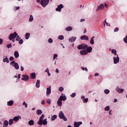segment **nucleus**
Segmentation results:
<instances>
[{"label":"nucleus","instance_id":"obj_30","mask_svg":"<svg viewBox=\"0 0 127 127\" xmlns=\"http://www.w3.org/2000/svg\"><path fill=\"white\" fill-rule=\"evenodd\" d=\"M73 29V28L71 26H68L65 28L66 31H71Z\"/></svg>","mask_w":127,"mask_h":127},{"label":"nucleus","instance_id":"obj_26","mask_svg":"<svg viewBox=\"0 0 127 127\" xmlns=\"http://www.w3.org/2000/svg\"><path fill=\"white\" fill-rule=\"evenodd\" d=\"M57 105L59 106V107H62V100L59 99L57 102Z\"/></svg>","mask_w":127,"mask_h":127},{"label":"nucleus","instance_id":"obj_62","mask_svg":"<svg viewBox=\"0 0 127 127\" xmlns=\"http://www.w3.org/2000/svg\"><path fill=\"white\" fill-rule=\"evenodd\" d=\"M81 99H82V100H84V99H85V96H83V95H82V96H81Z\"/></svg>","mask_w":127,"mask_h":127},{"label":"nucleus","instance_id":"obj_63","mask_svg":"<svg viewBox=\"0 0 127 127\" xmlns=\"http://www.w3.org/2000/svg\"><path fill=\"white\" fill-rule=\"evenodd\" d=\"M56 73H59V70H58V68H56Z\"/></svg>","mask_w":127,"mask_h":127},{"label":"nucleus","instance_id":"obj_43","mask_svg":"<svg viewBox=\"0 0 127 127\" xmlns=\"http://www.w3.org/2000/svg\"><path fill=\"white\" fill-rule=\"evenodd\" d=\"M23 106H25V108H27L28 105L27 103H26L25 102H24L22 104Z\"/></svg>","mask_w":127,"mask_h":127},{"label":"nucleus","instance_id":"obj_40","mask_svg":"<svg viewBox=\"0 0 127 127\" xmlns=\"http://www.w3.org/2000/svg\"><path fill=\"white\" fill-rule=\"evenodd\" d=\"M106 25L107 26H110V24L108 23V22H107V21L106 20H104V26L106 25Z\"/></svg>","mask_w":127,"mask_h":127},{"label":"nucleus","instance_id":"obj_1","mask_svg":"<svg viewBox=\"0 0 127 127\" xmlns=\"http://www.w3.org/2000/svg\"><path fill=\"white\" fill-rule=\"evenodd\" d=\"M59 117L61 120H63L64 122H67V118L65 117L63 111H60L59 112Z\"/></svg>","mask_w":127,"mask_h":127},{"label":"nucleus","instance_id":"obj_60","mask_svg":"<svg viewBox=\"0 0 127 127\" xmlns=\"http://www.w3.org/2000/svg\"><path fill=\"white\" fill-rule=\"evenodd\" d=\"M118 102V100L116 98L114 99V103H117Z\"/></svg>","mask_w":127,"mask_h":127},{"label":"nucleus","instance_id":"obj_47","mask_svg":"<svg viewBox=\"0 0 127 127\" xmlns=\"http://www.w3.org/2000/svg\"><path fill=\"white\" fill-rule=\"evenodd\" d=\"M21 38V37H19V35H17V38L16 39V41H19V40Z\"/></svg>","mask_w":127,"mask_h":127},{"label":"nucleus","instance_id":"obj_56","mask_svg":"<svg viewBox=\"0 0 127 127\" xmlns=\"http://www.w3.org/2000/svg\"><path fill=\"white\" fill-rule=\"evenodd\" d=\"M41 104H42V105H44V104H45V101L42 100V101H41Z\"/></svg>","mask_w":127,"mask_h":127},{"label":"nucleus","instance_id":"obj_28","mask_svg":"<svg viewBox=\"0 0 127 127\" xmlns=\"http://www.w3.org/2000/svg\"><path fill=\"white\" fill-rule=\"evenodd\" d=\"M28 125L29 126H34V121L32 120H30L28 122Z\"/></svg>","mask_w":127,"mask_h":127},{"label":"nucleus","instance_id":"obj_20","mask_svg":"<svg viewBox=\"0 0 127 127\" xmlns=\"http://www.w3.org/2000/svg\"><path fill=\"white\" fill-rule=\"evenodd\" d=\"M36 78V74L35 73H31L30 75V79H34Z\"/></svg>","mask_w":127,"mask_h":127},{"label":"nucleus","instance_id":"obj_53","mask_svg":"<svg viewBox=\"0 0 127 127\" xmlns=\"http://www.w3.org/2000/svg\"><path fill=\"white\" fill-rule=\"evenodd\" d=\"M117 52V51L115 49H112L111 51V52L113 54H114L115 53H116Z\"/></svg>","mask_w":127,"mask_h":127},{"label":"nucleus","instance_id":"obj_33","mask_svg":"<svg viewBox=\"0 0 127 127\" xmlns=\"http://www.w3.org/2000/svg\"><path fill=\"white\" fill-rule=\"evenodd\" d=\"M29 37H30V33H26V34H25V38H26V39H27V40L29 39Z\"/></svg>","mask_w":127,"mask_h":127},{"label":"nucleus","instance_id":"obj_50","mask_svg":"<svg viewBox=\"0 0 127 127\" xmlns=\"http://www.w3.org/2000/svg\"><path fill=\"white\" fill-rule=\"evenodd\" d=\"M57 57H58V55L57 54H55L53 57V60H54V59L57 58Z\"/></svg>","mask_w":127,"mask_h":127},{"label":"nucleus","instance_id":"obj_59","mask_svg":"<svg viewBox=\"0 0 127 127\" xmlns=\"http://www.w3.org/2000/svg\"><path fill=\"white\" fill-rule=\"evenodd\" d=\"M83 21H85V19H81L80 20V22H83Z\"/></svg>","mask_w":127,"mask_h":127},{"label":"nucleus","instance_id":"obj_61","mask_svg":"<svg viewBox=\"0 0 127 127\" xmlns=\"http://www.w3.org/2000/svg\"><path fill=\"white\" fill-rule=\"evenodd\" d=\"M95 77H98V76H99V73H95Z\"/></svg>","mask_w":127,"mask_h":127},{"label":"nucleus","instance_id":"obj_38","mask_svg":"<svg viewBox=\"0 0 127 127\" xmlns=\"http://www.w3.org/2000/svg\"><path fill=\"white\" fill-rule=\"evenodd\" d=\"M104 93H105V94H109L110 93V90L105 89L104 90Z\"/></svg>","mask_w":127,"mask_h":127},{"label":"nucleus","instance_id":"obj_39","mask_svg":"<svg viewBox=\"0 0 127 127\" xmlns=\"http://www.w3.org/2000/svg\"><path fill=\"white\" fill-rule=\"evenodd\" d=\"M76 96V93L74 92L72 93L71 95H70V97L71 98H75V97Z\"/></svg>","mask_w":127,"mask_h":127},{"label":"nucleus","instance_id":"obj_36","mask_svg":"<svg viewBox=\"0 0 127 127\" xmlns=\"http://www.w3.org/2000/svg\"><path fill=\"white\" fill-rule=\"evenodd\" d=\"M42 114V111L41 110H38L37 111V115H41Z\"/></svg>","mask_w":127,"mask_h":127},{"label":"nucleus","instance_id":"obj_42","mask_svg":"<svg viewBox=\"0 0 127 127\" xmlns=\"http://www.w3.org/2000/svg\"><path fill=\"white\" fill-rule=\"evenodd\" d=\"M82 101H83V103H88V98L83 99Z\"/></svg>","mask_w":127,"mask_h":127},{"label":"nucleus","instance_id":"obj_54","mask_svg":"<svg viewBox=\"0 0 127 127\" xmlns=\"http://www.w3.org/2000/svg\"><path fill=\"white\" fill-rule=\"evenodd\" d=\"M45 72H47V73L49 72V69L48 68H47Z\"/></svg>","mask_w":127,"mask_h":127},{"label":"nucleus","instance_id":"obj_35","mask_svg":"<svg viewBox=\"0 0 127 127\" xmlns=\"http://www.w3.org/2000/svg\"><path fill=\"white\" fill-rule=\"evenodd\" d=\"M58 39H60V40H63V39H64V35H60L58 37Z\"/></svg>","mask_w":127,"mask_h":127},{"label":"nucleus","instance_id":"obj_5","mask_svg":"<svg viewBox=\"0 0 127 127\" xmlns=\"http://www.w3.org/2000/svg\"><path fill=\"white\" fill-rule=\"evenodd\" d=\"M87 48H88V45L86 44H81L77 47L78 50H81V49H87Z\"/></svg>","mask_w":127,"mask_h":127},{"label":"nucleus","instance_id":"obj_29","mask_svg":"<svg viewBox=\"0 0 127 127\" xmlns=\"http://www.w3.org/2000/svg\"><path fill=\"white\" fill-rule=\"evenodd\" d=\"M56 119H57V115H55L52 116V118H51V121H55Z\"/></svg>","mask_w":127,"mask_h":127},{"label":"nucleus","instance_id":"obj_2","mask_svg":"<svg viewBox=\"0 0 127 127\" xmlns=\"http://www.w3.org/2000/svg\"><path fill=\"white\" fill-rule=\"evenodd\" d=\"M49 0H41L40 4L42 5L43 7H46L47 5H48L49 3Z\"/></svg>","mask_w":127,"mask_h":127},{"label":"nucleus","instance_id":"obj_41","mask_svg":"<svg viewBox=\"0 0 127 127\" xmlns=\"http://www.w3.org/2000/svg\"><path fill=\"white\" fill-rule=\"evenodd\" d=\"M64 90V88H63V87H59V91H60V92H63Z\"/></svg>","mask_w":127,"mask_h":127},{"label":"nucleus","instance_id":"obj_22","mask_svg":"<svg viewBox=\"0 0 127 127\" xmlns=\"http://www.w3.org/2000/svg\"><path fill=\"white\" fill-rule=\"evenodd\" d=\"M87 50L86 51L87 52V53H91L92 52V50H93V48L92 47H89L86 48Z\"/></svg>","mask_w":127,"mask_h":127},{"label":"nucleus","instance_id":"obj_49","mask_svg":"<svg viewBox=\"0 0 127 127\" xmlns=\"http://www.w3.org/2000/svg\"><path fill=\"white\" fill-rule=\"evenodd\" d=\"M18 41H19V44H22V43H23V40H22V39H20Z\"/></svg>","mask_w":127,"mask_h":127},{"label":"nucleus","instance_id":"obj_18","mask_svg":"<svg viewBox=\"0 0 127 127\" xmlns=\"http://www.w3.org/2000/svg\"><path fill=\"white\" fill-rule=\"evenodd\" d=\"M116 90L118 93H123L124 92V90L122 88H120L119 86L116 87Z\"/></svg>","mask_w":127,"mask_h":127},{"label":"nucleus","instance_id":"obj_8","mask_svg":"<svg viewBox=\"0 0 127 127\" xmlns=\"http://www.w3.org/2000/svg\"><path fill=\"white\" fill-rule=\"evenodd\" d=\"M120 62V58L119 56L117 55V57H114V64H118Z\"/></svg>","mask_w":127,"mask_h":127},{"label":"nucleus","instance_id":"obj_46","mask_svg":"<svg viewBox=\"0 0 127 127\" xmlns=\"http://www.w3.org/2000/svg\"><path fill=\"white\" fill-rule=\"evenodd\" d=\"M47 103H48L49 105H50L51 104V100L49 99H48L47 100Z\"/></svg>","mask_w":127,"mask_h":127},{"label":"nucleus","instance_id":"obj_23","mask_svg":"<svg viewBox=\"0 0 127 127\" xmlns=\"http://www.w3.org/2000/svg\"><path fill=\"white\" fill-rule=\"evenodd\" d=\"M3 63H5V62L7 63H9V60H8L7 56H5V58L3 59Z\"/></svg>","mask_w":127,"mask_h":127},{"label":"nucleus","instance_id":"obj_24","mask_svg":"<svg viewBox=\"0 0 127 127\" xmlns=\"http://www.w3.org/2000/svg\"><path fill=\"white\" fill-rule=\"evenodd\" d=\"M36 88H39V87H40V80H39V79L37 80L36 83Z\"/></svg>","mask_w":127,"mask_h":127},{"label":"nucleus","instance_id":"obj_44","mask_svg":"<svg viewBox=\"0 0 127 127\" xmlns=\"http://www.w3.org/2000/svg\"><path fill=\"white\" fill-rule=\"evenodd\" d=\"M124 42H125V43H127V35L124 38Z\"/></svg>","mask_w":127,"mask_h":127},{"label":"nucleus","instance_id":"obj_21","mask_svg":"<svg viewBox=\"0 0 127 127\" xmlns=\"http://www.w3.org/2000/svg\"><path fill=\"white\" fill-rule=\"evenodd\" d=\"M14 56L15 58H18V57H19V53H18V52L17 51L14 52Z\"/></svg>","mask_w":127,"mask_h":127},{"label":"nucleus","instance_id":"obj_58","mask_svg":"<svg viewBox=\"0 0 127 127\" xmlns=\"http://www.w3.org/2000/svg\"><path fill=\"white\" fill-rule=\"evenodd\" d=\"M15 8H16V10H18V9H19V8H20V7H19V6H16V7H15Z\"/></svg>","mask_w":127,"mask_h":127},{"label":"nucleus","instance_id":"obj_31","mask_svg":"<svg viewBox=\"0 0 127 127\" xmlns=\"http://www.w3.org/2000/svg\"><path fill=\"white\" fill-rule=\"evenodd\" d=\"M33 19H34L33 15H30L29 19V22H32V21H33Z\"/></svg>","mask_w":127,"mask_h":127},{"label":"nucleus","instance_id":"obj_10","mask_svg":"<svg viewBox=\"0 0 127 127\" xmlns=\"http://www.w3.org/2000/svg\"><path fill=\"white\" fill-rule=\"evenodd\" d=\"M44 114H42L41 116L39 118V121L37 122L38 125H41V122L43 120V119H44Z\"/></svg>","mask_w":127,"mask_h":127},{"label":"nucleus","instance_id":"obj_11","mask_svg":"<svg viewBox=\"0 0 127 127\" xmlns=\"http://www.w3.org/2000/svg\"><path fill=\"white\" fill-rule=\"evenodd\" d=\"M51 94V86L47 88L46 96H49Z\"/></svg>","mask_w":127,"mask_h":127},{"label":"nucleus","instance_id":"obj_17","mask_svg":"<svg viewBox=\"0 0 127 127\" xmlns=\"http://www.w3.org/2000/svg\"><path fill=\"white\" fill-rule=\"evenodd\" d=\"M80 53L81 55H87V54H88V52L86 50H82L80 51Z\"/></svg>","mask_w":127,"mask_h":127},{"label":"nucleus","instance_id":"obj_7","mask_svg":"<svg viewBox=\"0 0 127 127\" xmlns=\"http://www.w3.org/2000/svg\"><path fill=\"white\" fill-rule=\"evenodd\" d=\"M59 99L62 101H66V100H67V97H66L65 94L62 93V95L60 97Z\"/></svg>","mask_w":127,"mask_h":127},{"label":"nucleus","instance_id":"obj_13","mask_svg":"<svg viewBox=\"0 0 127 127\" xmlns=\"http://www.w3.org/2000/svg\"><path fill=\"white\" fill-rule=\"evenodd\" d=\"M41 124H38L40 126H42V125H44V126H46L47 125V119H44L43 120H42V122L41 123Z\"/></svg>","mask_w":127,"mask_h":127},{"label":"nucleus","instance_id":"obj_55","mask_svg":"<svg viewBox=\"0 0 127 127\" xmlns=\"http://www.w3.org/2000/svg\"><path fill=\"white\" fill-rule=\"evenodd\" d=\"M3 40L2 39H0V45H1V44H2V42H3Z\"/></svg>","mask_w":127,"mask_h":127},{"label":"nucleus","instance_id":"obj_45","mask_svg":"<svg viewBox=\"0 0 127 127\" xmlns=\"http://www.w3.org/2000/svg\"><path fill=\"white\" fill-rule=\"evenodd\" d=\"M49 43H53V40L52 38H50L48 40Z\"/></svg>","mask_w":127,"mask_h":127},{"label":"nucleus","instance_id":"obj_64","mask_svg":"<svg viewBox=\"0 0 127 127\" xmlns=\"http://www.w3.org/2000/svg\"><path fill=\"white\" fill-rule=\"evenodd\" d=\"M18 79H20V74L18 75Z\"/></svg>","mask_w":127,"mask_h":127},{"label":"nucleus","instance_id":"obj_4","mask_svg":"<svg viewBox=\"0 0 127 127\" xmlns=\"http://www.w3.org/2000/svg\"><path fill=\"white\" fill-rule=\"evenodd\" d=\"M17 36V33L16 32H14V33L13 34H10V35L9 36V40L11 41L13 40L14 38H16V37Z\"/></svg>","mask_w":127,"mask_h":127},{"label":"nucleus","instance_id":"obj_34","mask_svg":"<svg viewBox=\"0 0 127 127\" xmlns=\"http://www.w3.org/2000/svg\"><path fill=\"white\" fill-rule=\"evenodd\" d=\"M13 119H9V125L11 126L13 124Z\"/></svg>","mask_w":127,"mask_h":127},{"label":"nucleus","instance_id":"obj_37","mask_svg":"<svg viewBox=\"0 0 127 127\" xmlns=\"http://www.w3.org/2000/svg\"><path fill=\"white\" fill-rule=\"evenodd\" d=\"M105 111H106L107 112H109V111H110V106H107V107H106L105 108Z\"/></svg>","mask_w":127,"mask_h":127},{"label":"nucleus","instance_id":"obj_6","mask_svg":"<svg viewBox=\"0 0 127 127\" xmlns=\"http://www.w3.org/2000/svg\"><path fill=\"white\" fill-rule=\"evenodd\" d=\"M64 7V6H63V4H60L58 6V7L56 9V10L57 11H59V12H61V9Z\"/></svg>","mask_w":127,"mask_h":127},{"label":"nucleus","instance_id":"obj_14","mask_svg":"<svg viewBox=\"0 0 127 127\" xmlns=\"http://www.w3.org/2000/svg\"><path fill=\"white\" fill-rule=\"evenodd\" d=\"M76 39H77V37H71L69 38V42H75L76 41Z\"/></svg>","mask_w":127,"mask_h":127},{"label":"nucleus","instance_id":"obj_3","mask_svg":"<svg viewBox=\"0 0 127 127\" xmlns=\"http://www.w3.org/2000/svg\"><path fill=\"white\" fill-rule=\"evenodd\" d=\"M10 65H11L13 66V67H14V68L16 70H18L19 69V65H18V64L17 63H15L14 61H12L10 62Z\"/></svg>","mask_w":127,"mask_h":127},{"label":"nucleus","instance_id":"obj_16","mask_svg":"<svg viewBox=\"0 0 127 127\" xmlns=\"http://www.w3.org/2000/svg\"><path fill=\"white\" fill-rule=\"evenodd\" d=\"M81 40H89V37L86 35L81 36L80 37Z\"/></svg>","mask_w":127,"mask_h":127},{"label":"nucleus","instance_id":"obj_57","mask_svg":"<svg viewBox=\"0 0 127 127\" xmlns=\"http://www.w3.org/2000/svg\"><path fill=\"white\" fill-rule=\"evenodd\" d=\"M24 70V68L23 66H21V71H23Z\"/></svg>","mask_w":127,"mask_h":127},{"label":"nucleus","instance_id":"obj_25","mask_svg":"<svg viewBox=\"0 0 127 127\" xmlns=\"http://www.w3.org/2000/svg\"><path fill=\"white\" fill-rule=\"evenodd\" d=\"M7 106H9L10 107L12 106V105H13V101L10 100V101H8L7 102Z\"/></svg>","mask_w":127,"mask_h":127},{"label":"nucleus","instance_id":"obj_51","mask_svg":"<svg viewBox=\"0 0 127 127\" xmlns=\"http://www.w3.org/2000/svg\"><path fill=\"white\" fill-rule=\"evenodd\" d=\"M7 48H11V44H9L7 45Z\"/></svg>","mask_w":127,"mask_h":127},{"label":"nucleus","instance_id":"obj_48","mask_svg":"<svg viewBox=\"0 0 127 127\" xmlns=\"http://www.w3.org/2000/svg\"><path fill=\"white\" fill-rule=\"evenodd\" d=\"M9 60H10V61H13V60H14V57H9Z\"/></svg>","mask_w":127,"mask_h":127},{"label":"nucleus","instance_id":"obj_9","mask_svg":"<svg viewBox=\"0 0 127 127\" xmlns=\"http://www.w3.org/2000/svg\"><path fill=\"white\" fill-rule=\"evenodd\" d=\"M105 6L104 4H100L98 6L97 9H96V11H98V10H102V9H104Z\"/></svg>","mask_w":127,"mask_h":127},{"label":"nucleus","instance_id":"obj_12","mask_svg":"<svg viewBox=\"0 0 127 127\" xmlns=\"http://www.w3.org/2000/svg\"><path fill=\"white\" fill-rule=\"evenodd\" d=\"M22 76L23 77V78H21V80L22 81H27L28 80H29V77H28V75H22Z\"/></svg>","mask_w":127,"mask_h":127},{"label":"nucleus","instance_id":"obj_52","mask_svg":"<svg viewBox=\"0 0 127 127\" xmlns=\"http://www.w3.org/2000/svg\"><path fill=\"white\" fill-rule=\"evenodd\" d=\"M119 31V28H115L114 29V32H118Z\"/></svg>","mask_w":127,"mask_h":127},{"label":"nucleus","instance_id":"obj_15","mask_svg":"<svg viewBox=\"0 0 127 127\" xmlns=\"http://www.w3.org/2000/svg\"><path fill=\"white\" fill-rule=\"evenodd\" d=\"M82 122H74V127H79L81 125H82Z\"/></svg>","mask_w":127,"mask_h":127},{"label":"nucleus","instance_id":"obj_19","mask_svg":"<svg viewBox=\"0 0 127 127\" xmlns=\"http://www.w3.org/2000/svg\"><path fill=\"white\" fill-rule=\"evenodd\" d=\"M19 119H21V117H20V116H18L14 117L13 120V121H14V122H18V121L19 120Z\"/></svg>","mask_w":127,"mask_h":127},{"label":"nucleus","instance_id":"obj_32","mask_svg":"<svg viewBox=\"0 0 127 127\" xmlns=\"http://www.w3.org/2000/svg\"><path fill=\"white\" fill-rule=\"evenodd\" d=\"M94 38H95V36H93V37L91 38L90 41V44H94V43H95V42L94 41Z\"/></svg>","mask_w":127,"mask_h":127},{"label":"nucleus","instance_id":"obj_27","mask_svg":"<svg viewBox=\"0 0 127 127\" xmlns=\"http://www.w3.org/2000/svg\"><path fill=\"white\" fill-rule=\"evenodd\" d=\"M8 126V121L7 120H5L3 122V127H7Z\"/></svg>","mask_w":127,"mask_h":127}]
</instances>
